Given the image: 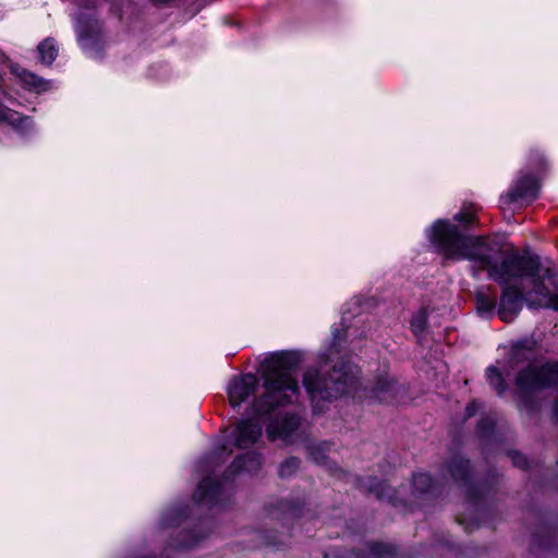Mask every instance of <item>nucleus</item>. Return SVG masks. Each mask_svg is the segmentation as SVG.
<instances>
[{
	"mask_svg": "<svg viewBox=\"0 0 558 558\" xmlns=\"http://www.w3.org/2000/svg\"><path fill=\"white\" fill-rule=\"evenodd\" d=\"M427 326V312L426 310H420L413 315L411 320V329L415 336H421Z\"/></svg>",
	"mask_w": 558,
	"mask_h": 558,
	"instance_id": "2eb2a0df",
	"label": "nucleus"
},
{
	"mask_svg": "<svg viewBox=\"0 0 558 558\" xmlns=\"http://www.w3.org/2000/svg\"><path fill=\"white\" fill-rule=\"evenodd\" d=\"M454 219L462 223H470L474 219V214L470 211V208H464L454 216Z\"/></svg>",
	"mask_w": 558,
	"mask_h": 558,
	"instance_id": "6ab92c4d",
	"label": "nucleus"
},
{
	"mask_svg": "<svg viewBox=\"0 0 558 558\" xmlns=\"http://www.w3.org/2000/svg\"><path fill=\"white\" fill-rule=\"evenodd\" d=\"M13 73L28 88H33V89H35L37 92L44 90L46 88L45 87V83L43 82L41 78H39L38 76L33 74L32 72H28L25 69H21V68L15 66V68H13Z\"/></svg>",
	"mask_w": 558,
	"mask_h": 558,
	"instance_id": "9b49d317",
	"label": "nucleus"
},
{
	"mask_svg": "<svg viewBox=\"0 0 558 558\" xmlns=\"http://www.w3.org/2000/svg\"><path fill=\"white\" fill-rule=\"evenodd\" d=\"M496 304V300L494 296L488 293L481 291L476 294V307L477 311L482 314L490 313Z\"/></svg>",
	"mask_w": 558,
	"mask_h": 558,
	"instance_id": "4468645a",
	"label": "nucleus"
},
{
	"mask_svg": "<svg viewBox=\"0 0 558 558\" xmlns=\"http://www.w3.org/2000/svg\"><path fill=\"white\" fill-rule=\"evenodd\" d=\"M40 60L45 64H51L58 54V47L53 39L47 38L38 45Z\"/></svg>",
	"mask_w": 558,
	"mask_h": 558,
	"instance_id": "f8f14e48",
	"label": "nucleus"
},
{
	"mask_svg": "<svg viewBox=\"0 0 558 558\" xmlns=\"http://www.w3.org/2000/svg\"><path fill=\"white\" fill-rule=\"evenodd\" d=\"M432 484V478L428 474L421 473L414 476L413 478V485L415 489L424 492L428 490L429 486Z\"/></svg>",
	"mask_w": 558,
	"mask_h": 558,
	"instance_id": "a211bd4d",
	"label": "nucleus"
},
{
	"mask_svg": "<svg viewBox=\"0 0 558 558\" xmlns=\"http://www.w3.org/2000/svg\"><path fill=\"white\" fill-rule=\"evenodd\" d=\"M468 465H469V462L468 461H463V460H460L457 464V468L458 469H461L462 472H464L466 469H468Z\"/></svg>",
	"mask_w": 558,
	"mask_h": 558,
	"instance_id": "b1692460",
	"label": "nucleus"
},
{
	"mask_svg": "<svg viewBox=\"0 0 558 558\" xmlns=\"http://www.w3.org/2000/svg\"><path fill=\"white\" fill-rule=\"evenodd\" d=\"M357 369L351 364L343 363L339 368L335 367L328 378L322 377V372L310 369L304 375V387L318 408L320 400H331L350 392L357 378Z\"/></svg>",
	"mask_w": 558,
	"mask_h": 558,
	"instance_id": "7ed1b4c3",
	"label": "nucleus"
},
{
	"mask_svg": "<svg viewBox=\"0 0 558 558\" xmlns=\"http://www.w3.org/2000/svg\"><path fill=\"white\" fill-rule=\"evenodd\" d=\"M262 436V425L258 421H241L233 434L234 445L239 448H248L253 446Z\"/></svg>",
	"mask_w": 558,
	"mask_h": 558,
	"instance_id": "6e6552de",
	"label": "nucleus"
},
{
	"mask_svg": "<svg viewBox=\"0 0 558 558\" xmlns=\"http://www.w3.org/2000/svg\"><path fill=\"white\" fill-rule=\"evenodd\" d=\"M476 410H477L476 402H472L471 404H469V407L466 408L468 416H473L475 414Z\"/></svg>",
	"mask_w": 558,
	"mask_h": 558,
	"instance_id": "5701e85b",
	"label": "nucleus"
},
{
	"mask_svg": "<svg viewBox=\"0 0 558 558\" xmlns=\"http://www.w3.org/2000/svg\"><path fill=\"white\" fill-rule=\"evenodd\" d=\"M513 463L519 468H525L527 465V460L524 456L520 453H515L513 456Z\"/></svg>",
	"mask_w": 558,
	"mask_h": 558,
	"instance_id": "aec40b11",
	"label": "nucleus"
},
{
	"mask_svg": "<svg viewBox=\"0 0 558 558\" xmlns=\"http://www.w3.org/2000/svg\"><path fill=\"white\" fill-rule=\"evenodd\" d=\"M426 234L446 259L472 260L478 269H487L489 277L501 286L530 279L533 287L525 293L527 306L558 311V286L545 284V279H550V269L543 268L537 257L513 254L495 264L493 255L498 251L497 245L482 238L464 236L447 220H437Z\"/></svg>",
	"mask_w": 558,
	"mask_h": 558,
	"instance_id": "f257e3e1",
	"label": "nucleus"
},
{
	"mask_svg": "<svg viewBox=\"0 0 558 558\" xmlns=\"http://www.w3.org/2000/svg\"><path fill=\"white\" fill-rule=\"evenodd\" d=\"M486 377L488 383L501 395L506 387L501 377V374L495 366H490L486 371Z\"/></svg>",
	"mask_w": 558,
	"mask_h": 558,
	"instance_id": "dca6fc26",
	"label": "nucleus"
},
{
	"mask_svg": "<svg viewBox=\"0 0 558 558\" xmlns=\"http://www.w3.org/2000/svg\"><path fill=\"white\" fill-rule=\"evenodd\" d=\"M522 291L514 287H505L500 299L498 315L504 322L513 320L522 308Z\"/></svg>",
	"mask_w": 558,
	"mask_h": 558,
	"instance_id": "0eeeda50",
	"label": "nucleus"
},
{
	"mask_svg": "<svg viewBox=\"0 0 558 558\" xmlns=\"http://www.w3.org/2000/svg\"><path fill=\"white\" fill-rule=\"evenodd\" d=\"M558 383V365L547 364L537 369L534 366L522 372L517 385L522 389H537Z\"/></svg>",
	"mask_w": 558,
	"mask_h": 558,
	"instance_id": "20e7f679",
	"label": "nucleus"
},
{
	"mask_svg": "<svg viewBox=\"0 0 558 558\" xmlns=\"http://www.w3.org/2000/svg\"><path fill=\"white\" fill-rule=\"evenodd\" d=\"M539 189L538 179L533 175H520L508 193L501 196V207L505 209L523 199L535 198Z\"/></svg>",
	"mask_w": 558,
	"mask_h": 558,
	"instance_id": "39448f33",
	"label": "nucleus"
},
{
	"mask_svg": "<svg viewBox=\"0 0 558 558\" xmlns=\"http://www.w3.org/2000/svg\"><path fill=\"white\" fill-rule=\"evenodd\" d=\"M13 113L0 105V120L13 121Z\"/></svg>",
	"mask_w": 558,
	"mask_h": 558,
	"instance_id": "4be33fe9",
	"label": "nucleus"
},
{
	"mask_svg": "<svg viewBox=\"0 0 558 558\" xmlns=\"http://www.w3.org/2000/svg\"><path fill=\"white\" fill-rule=\"evenodd\" d=\"M292 353L269 357L263 365L265 393L254 404L257 414H266L276 407L292 402L298 393V383L291 374Z\"/></svg>",
	"mask_w": 558,
	"mask_h": 558,
	"instance_id": "f03ea898",
	"label": "nucleus"
},
{
	"mask_svg": "<svg viewBox=\"0 0 558 558\" xmlns=\"http://www.w3.org/2000/svg\"><path fill=\"white\" fill-rule=\"evenodd\" d=\"M206 485H207V482H206V481H203V482L199 484V486H198V488H197V490H196V495H197V498H198L199 500H201V499H204V498L208 495V493L205 490Z\"/></svg>",
	"mask_w": 558,
	"mask_h": 558,
	"instance_id": "412c9836",
	"label": "nucleus"
},
{
	"mask_svg": "<svg viewBox=\"0 0 558 558\" xmlns=\"http://www.w3.org/2000/svg\"><path fill=\"white\" fill-rule=\"evenodd\" d=\"M258 379L253 374L234 377L228 387V397L232 407L241 405L256 389Z\"/></svg>",
	"mask_w": 558,
	"mask_h": 558,
	"instance_id": "423d86ee",
	"label": "nucleus"
},
{
	"mask_svg": "<svg viewBox=\"0 0 558 558\" xmlns=\"http://www.w3.org/2000/svg\"><path fill=\"white\" fill-rule=\"evenodd\" d=\"M300 462L296 458L287 459L279 468L282 477L290 476L299 469Z\"/></svg>",
	"mask_w": 558,
	"mask_h": 558,
	"instance_id": "f3484780",
	"label": "nucleus"
},
{
	"mask_svg": "<svg viewBox=\"0 0 558 558\" xmlns=\"http://www.w3.org/2000/svg\"><path fill=\"white\" fill-rule=\"evenodd\" d=\"M245 459L246 462H243L244 458H239L233 462L232 468L235 469V471L239 470H245L248 472H253L257 470L260 466V457L256 453H248Z\"/></svg>",
	"mask_w": 558,
	"mask_h": 558,
	"instance_id": "ddd939ff",
	"label": "nucleus"
},
{
	"mask_svg": "<svg viewBox=\"0 0 558 558\" xmlns=\"http://www.w3.org/2000/svg\"><path fill=\"white\" fill-rule=\"evenodd\" d=\"M396 384L387 376L380 377L368 391L367 398L379 402H391L396 398Z\"/></svg>",
	"mask_w": 558,
	"mask_h": 558,
	"instance_id": "1a4fd4ad",
	"label": "nucleus"
},
{
	"mask_svg": "<svg viewBox=\"0 0 558 558\" xmlns=\"http://www.w3.org/2000/svg\"><path fill=\"white\" fill-rule=\"evenodd\" d=\"M298 425L299 418L296 416L286 417L281 426H279L278 423H271L267 427V435L271 440H289L292 433L296 429Z\"/></svg>",
	"mask_w": 558,
	"mask_h": 558,
	"instance_id": "9d476101",
	"label": "nucleus"
}]
</instances>
